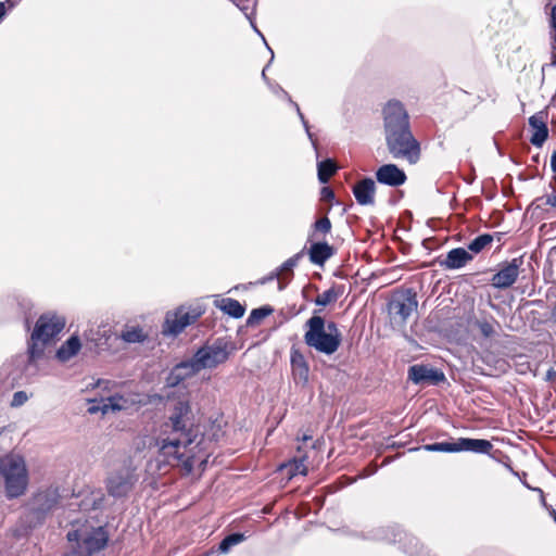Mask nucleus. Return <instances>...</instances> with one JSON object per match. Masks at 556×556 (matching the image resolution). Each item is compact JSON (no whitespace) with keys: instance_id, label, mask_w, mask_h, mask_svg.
I'll list each match as a JSON object with an SVG mask.
<instances>
[{"instance_id":"e433bc0d","label":"nucleus","mask_w":556,"mask_h":556,"mask_svg":"<svg viewBox=\"0 0 556 556\" xmlns=\"http://www.w3.org/2000/svg\"><path fill=\"white\" fill-rule=\"evenodd\" d=\"M551 25L553 28L554 49H556V4L551 10Z\"/></svg>"},{"instance_id":"c03bdc74","label":"nucleus","mask_w":556,"mask_h":556,"mask_svg":"<svg viewBox=\"0 0 556 556\" xmlns=\"http://www.w3.org/2000/svg\"><path fill=\"white\" fill-rule=\"evenodd\" d=\"M549 516L553 518V520L556 522V510L555 509H551L549 510Z\"/></svg>"},{"instance_id":"c9c22d12","label":"nucleus","mask_w":556,"mask_h":556,"mask_svg":"<svg viewBox=\"0 0 556 556\" xmlns=\"http://www.w3.org/2000/svg\"><path fill=\"white\" fill-rule=\"evenodd\" d=\"M479 329L481 331V333L489 338L491 336L494 334L495 330H494V327L492 324H490L489 321H482L479 324Z\"/></svg>"},{"instance_id":"a19ab883","label":"nucleus","mask_w":556,"mask_h":556,"mask_svg":"<svg viewBox=\"0 0 556 556\" xmlns=\"http://www.w3.org/2000/svg\"><path fill=\"white\" fill-rule=\"evenodd\" d=\"M551 169L556 174V150H554L551 155Z\"/></svg>"},{"instance_id":"9b49d317","label":"nucleus","mask_w":556,"mask_h":556,"mask_svg":"<svg viewBox=\"0 0 556 556\" xmlns=\"http://www.w3.org/2000/svg\"><path fill=\"white\" fill-rule=\"evenodd\" d=\"M418 301L416 293L412 289L397 292L389 303V312L401 323H406L408 317L417 309Z\"/></svg>"},{"instance_id":"9d476101","label":"nucleus","mask_w":556,"mask_h":556,"mask_svg":"<svg viewBox=\"0 0 556 556\" xmlns=\"http://www.w3.org/2000/svg\"><path fill=\"white\" fill-rule=\"evenodd\" d=\"M202 312L200 309L186 311L184 306L174 312H168L163 325V333L177 336L185 330L186 327L194 323Z\"/></svg>"},{"instance_id":"7ed1b4c3","label":"nucleus","mask_w":556,"mask_h":556,"mask_svg":"<svg viewBox=\"0 0 556 556\" xmlns=\"http://www.w3.org/2000/svg\"><path fill=\"white\" fill-rule=\"evenodd\" d=\"M228 357L229 351L226 344L205 345L199 349L191 359L177 364L169 374L168 382L172 386L178 384L202 369L217 367Z\"/></svg>"},{"instance_id":"f257e3e1","label":"nucleus","mask_w":556,"mask_h":556,"mask_svg":"<svg viewBox=\"0 0 556 556\" xmlns=\"http://www.w3.org/2000/svg\"><path fill=\"white\" fill-rule=\"evenodd\" d=\"M222 435L223 430L215 422L192 424L189 402L179 401L162 426L156 445L164 462L189 475L194 469H205Z\"/></svg>"},{"instance_id":"a878e982","label":"nucleus","mask_w":556,"mask_h":556,"mask_svg":"<svg viewBox=\"0 0 556 556\" xmlns=\"http://www.w3.org/2000/svg\"><path fill=\"white\" fill-rule=\"evenodd\" d=\"M121 338L128 343H138L143 342L147 338L143 330L136 326V327H127L122 331Z\"/></svg>"},{"instance_id":"6e6552de","label":"nucleus","mask_w":556,"mask_h":556,"mask_svg":"<svg viewBox=\"0 0 556 556\" xmlns=\"http://www.w3.org/2000/svg\"><path fill=\"white\" fill-rule=\"evenodd\" d=\"M492 447V443L488 440L470 438H459L455 442H437L424 445V448L429 452L457 453L467 451L478 454H489Z\"/></svg>"},{"instance_id":"f03ea898","label":"nucleus","mask_w":556,"mask_h":556,"mask_svg":"<svg viewBox=\"0 0 556 556\" xmlns=\"http://www.w3.org/2000/svg\"><path fill=\"white\" fill-rule=\"evenodd\" d=\"M383 121L389 153L394 159L416 164L420 159V143L410 130L409 117L403 104L389 101L383 109Z\"/></svg>"},{"instance_id":"bb28decb","label":"nucleus","mask_w":556,"mask_h":556,"mask_svg":"<svg viewBox=\"0 0 556 556\" xmlns=\"http://www.w3.org/2000/svg\"><path fill=\"white\" fill-rule=\"evenodd\" d=\"M341 291L337 287H331L330 289L324 291L318 294L315 299V304L319 306H327L333 302H336L341 295Z\"/></svg>"},{"instance_id":"2f4dec72","label":"nucleus","mask_w":556,"mask_h":556,"mask_svg":"<svg viewBox=\"0 0 556 556\" xmlns=\"http://www.w3.org/2000/svg\"><path fill=\"white\" fill-rule=\"evenodd\" d=\"M283 94L289 100V102L294 106V109L296 110V113H298V115H299V117H300V119H301V122H302V124H303V126L305 128V131H306L309 140L315 146V140L313 138V134L309 130L308 122L306 121L304 114L301 112V109H300L299 104L296 102H293L291 100L290 96L286 91H283Z\"/></svg>"},{"instance_id":"4be33fe9","label":"nucleus","mask_w":556,"mask_h":556,"mask_svg":"<svg viewBox=\"0 0 556 556\" xmlns=\"http://www.w3.org/2000/svg\"><path fill=\"white\" fill-rule=\"evenodd\" d=\"M215 304L224 313H226L227 315H229L233 318L242 317L245 312L244 306L241 305L239 301L231 299V298H225L219 301H215Z\"/></svg>"},{"instance_id":"c756f323","label":"nucleus","mask_w":556,"mask_h":556,"mask_svg":"<svg viewBox=\"0 0 556 556\" xmlns=\"http://www.w3.org/2000/svg\"><path fill=\"white\" fill-rule=\"evenodd\" d=\"M273 311L274 309L270 306H262V307L255 308L251 312L248 323L250 325L258 324L265 317L270 315L273 313Z\"/></svg>"},{"instance_id":"a18cd8bd","label":"nucleus","mask_w":556,"mask_h":556,"mask_svg":"<svg viewBox=\"0 0 556 556\" xmlns=\"http://www.w3.org/2000/svg\"><path fill=\"white\" fill-rule=\"evenodd\" d=\"M553 374H554V372H553L552 370L547 371V379H551V377L553 376Z\"/></svg>"},{"instance_id":"393cba45","label":"nucleus","mask_w":556,"mask_h":556,"mask_svg":"<svg viewBox=\"0 0 556 556\" xmlns=\"http://www.w3.org/2000/svg\"><path fill=\"white\" fill-rule=\"evenodd\" d=\"M282 468L287 470L289 479H292L298 475L305 476L307 473V466L304 458L293 459L292 462L283 465Z\"/></svg>"},{"instance_id":"473e14b6","label":"nucleus","mask_w":556,"mask_h":556,"mask_svg":"<svg viewBox=\"0 0 556 556\" xmlns=\"http://www.w3.org/2000/svg\"><path fill=\"white\" fill-rule=\"evenodd\" d=\"M302 256V253L294 254L293 256L289 257L287 261H285L278 268L281 271H292V269L298 265L300 258Z\"/></svg>"},{"instance_id":"f704fd0d","label":"nucleus","mask_w":556,"mask_h":556,"mask_svg":"<svg viewBox=\"0 0 556 556\" xmlns=\"http://www.w3.org/2000/svg\"><path fill=\"white\" fill-rule=\"evenodd\" d=\"M28 400V395L25 391H17L13 394L11 406L12 407H20L23 404H25Z\"/></svg>"},{"instance_id":"4468645a","label":"nucleus","mask_w":556,"mask_h":556,"mask_svg":"<svg viewBox=\"0 0 556 556\" xmlns=\"http://www.w3.org/2000/svg\"><path fill=\"white\" fill-rule=\"evenodd\" d=\"M135 403L136 400L134 399H128L121 394H114L105 400H101L100 402L92 401L91 405L88 407V412L90 414H96L98 412L106 414L109 410L116 412L127 409Z\"/></svg>"},{"instance_id":"4c0bfd02","label":"nucleus","mask_w":556,"mask_h":556,"mask_svg":"<svg viewBox=\"0 0 556 556\" xmlns=\"http://www.w3.org/2000/svg\"><path fill=\"white\" fill-rule=\"evenodd\" d=\"M320 195H321V200L328 201V202H330L334 199V192L329 187H323V189L320 191Z\"/></svg>"},{"instance_id":"a211bd4d","label":"nucleus","mask_w":556,"mask_h":556,"mask_svg":"<svg viewBox=\"0 0 556 556\" xmlns=\"http://www.w3.org/2000/svg\"><path fill=\"white\" fill-rule=\"evenodd\" d=\"M472 260V255L464 248H455L447 252L444 260L438 258L440 267L448 270L459 269Z\"/></svg>"},{"instance_id":"f3484780","label":"nucleus","mask_w":556,"mask_h":556,"mask_svg":"<svg viewBox=\"0 0 556 556\" xmlns=\"http://www.w3.org/2000/svg\"><path fill=\"white\" fill-rule=\"evenodd\" d=\"M290 363L294 382L306 386L309 379V367L305 356L294 346L290 351Z\"/></svg>"},{"instance_id":"cd10ccee","label":"nucleus","mask_w":556,"mask_h":556,"mask_svg":"<svg viewBox=\"0 0 556 556\" xmlns=\"http://www.w3.org/2000/svg\"><path fill=\"white\" fill-rule=\"evenodd\" d=\"M493 242V236L483 233L476 237L468 245L469 251L478 254Z\"/></svg>"},{"instance_id":"ddd939ff","label":"nucleus","mask_w":556,"mask_h":556,"mask_svg":"<svg viewBox=\"0 0 556 556\" xmlns=\"http://www.w3.org/2000/svg\"><path fill=\"white\" fill-rule=\"evenodd\" d=\"M408 380L415 384L437 386L445 381V375L441 369L416 364L408 368Z\"/></svg>"},{"instance_id":"ea45409f","label":"nucleus","mask_w":556,"mask_h":556,"mask_svg":"<svg viewBox=\"0 0 556 556\" xmlns=\"http://www.w3.org/2000/svg\"><path fill=\"white\" fill-rule=\"evenodd\" d=\"M281 275V271L279 270V268H276L273 273H270V275L266 278H264V280L262 281L263 283L266 282V281H270L273 279H279Z\"/></svg>"},{"instance_id":"412c9836","label":"nucleus","mask_w":556,"mask_h":556,"mask_svg":"<svg viewBox=\"0 0 556 556\" xmlns=\"http://www.w3.org/2000/svg\"><path fill=\"white\" fill-rule=\"evenodd\" d=\"M81 344L79 338L77 336H72L58 349L56 357L61 362L70 361L79 352Z\"/></svg>"},{"instance_id":"423d86ee","label":"nucleus","mask_w":556,"mask_h":556,"mask_svg":"<svg viewBox=\"0 0 556 556\" xmlns=\"http://www.w3.org/2000/svg\"><path fill=\"white\" fill-rule=\"evenodd\" d=\"M67 540L75 543L65 556H92L103 549L109 541V535L103 527H98L86 532V528L67 532Z\"/></svg>"},{"instance_id":"b1692460","label":"nucleus","mask_w":556,"mask_h":556,"mask_svg":"<svg viewBox=\"0 0 556 556\" xmlns=\"http://www.w3.org/2000/svg\"><path fill=\"white\" fill-rule=\"evenodd\" d=\"M317 169L318 180L326 184L336 174L338 167L332 160L327 159L318 163Z\"/></svg>"},{"instance_id":"39448f33","label":"nucleus","mask_w":556,"mask_h":556,"mask_svg":"<svg viewBox=\"0 0 556 556\" xmlns=\"http://www.w3.org/2000/svg\"><path fill=\"white\" fill-rule=\"evenodd\" d=\"M0 475L9 498L23 495L28 485V472L23 457L8 454L0 457Z\"/></svg>"},{"instance_id":"de8ad7c7","label":"nucleus","mask_w":556,"mask_h":556,"mask_svg":"<svg viewBox=\"0 0 556 556\" xmlns=\"http://www.w3.org/2000/svg\"><path fill=\"white\" fill-rule=\"evenodd\" d=\"M265 70H266V68H264V70H263V72H262V77H263L264 79H266Z\"/></svg>"},{"instance_id":"37998d69","label":"nucleus","mask_w":556,"mask_h":556,"mask_svg":"<svg viewBox=\"0 0 556 556\" xmlns=\"http://www.w3.org/2000/svg\"><path fill=\"white\" fill-rule=\"evenodd\" d=\"M47 497V494H38L36 497H35V501L38 503V504H41L42 501Z\"/></svg>"},{"instance_id":"09e8293b","label":"nucleus","mask_w":556,"mask_h":556,"mask_svg":"<svg viewBox=\"0 0 556 556\" xmlns=\"http://www.w3.org/2000/svg\"><path fill=\"white\" fill-rule=\"evenodd\" d=\"M285 288V286L281 285V282H279V289L282 290Z\"/></svg>"},{"instance_id":"0eeeda50","label":"nucleus","mask_w":556,"mask_h":556,"mask_svg":"<svg viewBox=\"0 0 556 556\" xmlns=\"http://www.w3.org/2000/svg\"><path fill=\"white\" fill-rule=\"evenodd\" d=\"M64 326L65 321L63 318L47 315L40 316L28 344L30 359L39 357L43 352L45 344L56 337L63 330Z\"/></svg>"},{"instance_id":"c85d7f7f","label":"nucleus","mask_w":556,"mask_h":556,"mask_svg":"<svg viewBox=\"0 0 556 556\" xmlns=\"http://www.w3.org/2000/svg\"><path fill=\"white\" fill-rule=\"evenodd\" d=\"M244 540V535L242 533H232L227 535L219 543V551L222 553H227L232 546L241 543Z\"/></svg>"},{"instance_id":"f8f14e48","label":"nucleus","mask_w":556,"mask_h":556,"mask_svg":"<svg viewBox=\"0 0 556 556\" xmlns=\"http://www.w3.org/2000/svg\"><path fill=\"white\" fill-rule=\"evenodd\" d=\"M522 265V256L501 263L498 270L491 278V285L501 290L510 288L517 281Z\"/></svg>"},{"instance_id":"5701e85b","label":"nucleus","mask_w":556,"mask_h":556,"mask_svg":"<svg viewBox=\"0 0 556 556\" xmlns=\"http://www.w3.org/2000/svg\"><path fill=\"white\" fill-rule=\"evenodd\" d=\"M104 494L101 490L91 491L80 503L79 508L84 511L96 510L103 506Z\"/></svg>"},{"instance_id":"1a4fd4ad","label":"nucleus","mask_w":556,"mask_h":556,"mask_svg":"<svg viewBox=\"0 0 556 556\" xmlns=\"http://www.w3.org/2000/svg\"><path fill=\"white\" fill-rule=\"evenodd\" d=\"M137 481L136 469L130 465H125L109 475L105 485L109 495L121 498L128 495Z\"/></svg>"},{"instance_id":"20e7f679","label":"nucleus","mask_w":556,"mask_h":556,"mask_svg":"<svg viewBox=\"0 0 556 556\" xmlns=\"http://www.w3.org/2000/svg\"><path fill=\"white\" fill-rule=\"evenodd\" d=\"M304 342L316 352L332 355L341 344V333L334 321L326 323L321 316L313 315L305 323Z\"/></svg>"},{"instance_id":"58836bf2","label":"nucleus","mask_w":556,"mask_h":556,"mask_svg":"<svg viewBox=\"0 0 556 556\" xmlns=\"http://www.w3.org/2000/svg\"><path fill=\"white\" fill-rule=\"evenodd\" d=\"M543 199H544L545 205H548L551 207H556V193L555 192L547 194Z\"/></svg>"},{"instance_id":"72a5a7b5","label":"nucleus","mask_w":556,"mask_h":556,"mask_svg":"<svg viewBox=\"0 0 556 556\" xmlns=\"http://www.w3.org/2000/svg\"><path fill=\"white\" fill-rule=\"evenodd\" d=\"M236 5L244 13V15L250 21L251 26L254 28V30L261 35L260 30L256 28V26L252 20V16L254 15V10L253 9L250 10V7L248 5L247 1H240V3H236Z\"/></svg>"},{"instance_id":"aec40b11","label":"nucleus","mask_w":556,"mask_h":556,"mask_svg":"<svg viewBox=\"0 0 556 556\" xmlns=\"http://www.w3.org/2000/svg\"><path fill=\"white\" fill-rule=\"evenodd\" d=\"M333 254V248L326 241L315 242L308 250L309 261L318 266H323Z\"/></svg>"},{"instance_id":"2eb2a0df","label":"nucleus","mask_w":556,"mask_h":556,"mask_svg":"<svg viewBox=\"0 0 556 556\" xmlns=\"http://www.w3.org/2000/svg\"><path fill=\"white\" fill-rule=\"evenodd\" d=\"M529 127L531 131L530 142L541 148L548 138L547 114L540 111L529 117Z\"/></svg>"},{"instance_id":"7c9ffc66","label":"nucleus","mask_w":556,"mask_h":556,"mask_svg":"<svg viewBox=\"0 0 556 556\" xmlns=\"http://www.w3.org/2000/svg\"><path fill=\"white\" fill-rule=\"evenodd\" d=\"M313 228V236H316L317 233L326 236L331 231V222L327 216H324L314 223Z\"/></svg>"},{"instance_id":"6ab92c4d","label":"nucleus","mask_w":556,"mask_h":556,"mask_svg":"<svg viewBox=\"0 0 556 556\" xmlns=\"http://www.w3.org/2000/svg\"><path fill=\"white\" fill-rule=\"evenodd\" d=\"M376 185L371 178H364L353 187V194L359 205L375 203Z\"/></svg>"},{"instance_id":"dca6fc26","label":"nucleus","mask_w":556,"mask_h":556,"mask_svg":"<svg viewBox=\"0 0 556 556\" xmlns=\"http://www.w3.org/2000/svg\"><path fill=\"white\" fill-rule=\"evenodd\" d=\"M376 179L381 185L400 187L406 182L407 176L395 164H384L376 170Z\"/></svg>"},{"instance_id":"79ce46f5","label":"nucleus","mask_w":556,"mask_h":556,"mask_svg":"<svg viewBox=\"0 0 556 556\" xmlns=\"http://www.w3.org/2000/svg\"><path fill=\"white\" fill-rule=\"evenodd\" d=\"M5 15V3L0 2V20Z\"/></svg>"},{"instance_id":"49530a36","label":"nucleus","mask_w":556,"mask_h":556,"mask_svg":"<svg viewBox=\"0 0 556 556\" xmlns=\"http://www.w3.org/2000/svg\"><path fill=\"white\" fill-rule=\"evenodd\" d=\"M52 506H53L52 504H49V505H47V507H46V508H43L42 510H49V509H51V508H52Z\"/></svg>"}]
</instances>
